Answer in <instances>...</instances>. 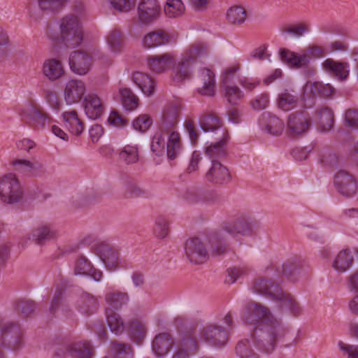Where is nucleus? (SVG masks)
Segmentation results:
<instances>
[{"label":"nucleus","instance_id":"obj_1","mask_svg":"<svg viewBox=\"0 0 358 358\" xmlns=\"http://www.w3.org/2000/svg\"><path fill=\"white\" fill-rule=\"evenodd\" d=\"M241 320L253 327L252 341L256 349L263 352H272L277 343L288 332V329L275 317L270 309L259 303L247 304L243 310Z\"/></svg>","mask_w":358,"mask_h":358},{"label":"nucleus","instance_id":"obj_2","mask_svg":"<svg viewBox=\"0 0 358 358\" xmlns=\"http://www.w3.org/2000/svg\"><path fill=\"white\" fill-rule=\"evenodd\" d=\"M228 251V245L222 233L210 232L203 239L194 237L187 240L185 254L187 259L194 264H201L213 256H220Z\"/></svg>","mask_w":358,"mask_h":358},{"label":"nucleus","instance_id":"obj_3","mask_svg":"<svg viewBox=\"0 0 358 358\" xmlns=\"http://www.w3.org/2000/svg\"><path fill=\"white\" fill-rule=\"evenodd\" d=\"M210 48L206 43H196L190 45L181 55L180 59L173 67L172 78L174 82L181 83L191 78L193 65L197 59L208 55Z\"/></svg>","mask_w":358,"mask_h":358},{"label":"nucleus","instance_id":"obj_4","mask_svg":"<svg viewBox=\"0 0 358 358\" xmlns=\"http://www.w3.org/2000/svg\"><path fill=\"white\" fill-rule=\"evenodd\" d=\"M59 30L60 33L58 34L49 27L46 31L48 37L56 44L62 43L69 48H74L81 44L83 34L77 17L66 15L63 17Z\"/></svg>","mask_w":358,"mask_h":358},{"label":"nucleus","instance_id":"obj_5","mask_svg":"<svg viewBox=\"0 0 358 358\" xmlns=\"http://www.w3.org/2000/svg\"><path fill=\"white\" fill-rule=\"evenodd\" d=\"M179 115V106L173 105L164 112L162 117V131L167 134L166 154L171 160L178 157L182 149L180 135L175 131Z\"/></svg>","mask_w":358,"mask_h":358},{"label":"nucleus","instance_id":"obj_6","mask_svg":"<svg viewBox=\"0 0 358 358\" xmlns=\"http://www.w3.org/2000/svg\"><path fill=\"white\" fill-rule=\"evenodd\" d=\"M329 53L327 47H322L317 45H310L306 53L297 55L287 49H281L280 57L282 61L295 67H301L310 62V57L320 58Z\"/></svg>","mask_w":358,"mask_h":358},{"label":"nucleus","instance_id":"obj_7","mask_svg":"<svg viewBox=\"0 0 358 358\" xmlns=\"http://www.w3.org/2000/svg\"><path fill=\"white\" fill-rule=\"evenodd\" d=\"M260 227V222L250 213H241L237 215L232 222H227L224 230L232 236L241 234L244 236H252Z\"/></svg>","mask_w":358,"mask_h":358},{"label":"nucleus","instance_id":"obj_8","mask_svg":"<svg viewBox=\"0 0 358 358\" xmlns=\"http://www.w3.org/2000/svg\"><path fill=\"white\" fill-rule=\"evenodd\" d=\"M23 187L15 173L1 177V201L14 205L20 203L24 197Z\"/></svg>","mask_w":358,"mask_h":358},{"label":"nucleus","instance_id":"obj_9","mask_svg":"<svg viewBox=\"0 0 358 358\" xmlns=\"http://www.w3.org/2000/svg\"><path fill=\"white\" fill-rule=\"evenodd\" d=\"M24 345V331L17 324L6 322L1 324V348L15 350Z\"/></svg>","mask_w":358,"mask_h":358},{"label":"nucleus","instance_id":"obj_10","mask_svg":"<svg viewBox=\"0 0 358 358\" xmlns=\"http://www.w3.org/2000/svg\"><path fill=\"white\" fill-rule=\"evenodd\" d=\"M252 292L268 298L273 301L283 296V290L280 285L271 279L264 277L254 280L250 287Z\"/></svg>","mask_w":358,"mask_h":358},{"label":"nucleus","instance_id":"obj_11","mask_svg":"<svg viewBox=\"0 0 358 358\" xmlns=\"http://www.w3.org/2000/svg\"><path fill=\"white\" fill-rule=\"evenodd\" d=\"M311 125V120L305 112L297 111L291 113L287 118L288 134L292 137L306 133Z\"/></svg>","mask_w":358,"mask_h":358},{"label":"nucleus","instance_id":"obj_12","mask_svg":"<svg viewBox=\"0 0 358 358\" xmlns=\"http://www.w3.org/2000/svg\"><path fill=\"white\" fill-rule=\"evenodd\" d=\"M334 185L340 194L348 198L353 196L358 189L355 178L343 170L339 171L335 176Z\"/></svg>","mask_w":358,"mask_h":358},{"label":"nucleus","instance_id":"obj_13","mask_svg":"<svg viewBox=\"0 0 358 358\" xmlns=\"http://www.w3.org/2000/svg\"><path fill=\"white\" fill-rule=\"evenodd\" d=\"M69 64L72 72L79 76H85L90 70L92 57L86 52L75 50L69 55Z\"/></svg>","mask_w":358,"mask_h":358},{"label":"nucleus","instance_id":"obj_14","mask_svg":"<svg viewBox=\"0 0 358 358\" xmlns=\"http://www.w3.org/2000/svg\"><path fill=\"white\" fill-rule=\"evenodd\" d=\"M137 13L139 21L148 24L158 19L161 7L157 0H141L138 5Z\"/></svg>","mask_w":358,"mask_h":358},{"label":"nucleus","instance_id":"obj_15","mask_svg":"<svg viewBox=\"0 0 358 358\" xmlns=\"http://www.w3.org/2000/svg\"><path fill=\"white\" fill-rule=\"evenodd\" d=\"M201 338L209 345L221 347L224 345L228 340L226 330L221 326L216 324H208L201 333Z\"/></svg>","mask_w":358,"mask_h":358},{"label":"nucleus","instance_id":"obj_16","mask_svg":"<svg viewBox=\"0 0 358 358\" xmlns=\"http://www.w3.org/2000/svg\"><path fill=\"white\" fill-rule=\"evenodd\" d=\"M57 231L49 224H40L33 228L27 235V238L38 245H43L55 239Z\"/></svg>","mask_w":358,"mask_h":358},{"label":"nucleus","instance_id":"obj_17","mask_svg":"<svg viewBox=\"0 0 358 358\" xmlns=\"http://www.w3.org/2000/svg\"><path fill=\"white\" fill-rule=\"evenodd\" d=\"M94 252L108 269L115 270L119 266V253L108 244L103 242L96 244Z\"/></svg>","mask_w":358,"mask_h":358},{"label":"nucleus","instance_id":"obj_18","mask_svg":"<svg viewBox=\"0 0 358 358\" xmlns=\"http://www.w3.org/2000/svg\"><path fill=\"white\" fill-rule=\"evenodd\" d=\"M86 85L78 79L69 80L64 91V100L68 105L77 103L81 101L86 93Z\"/></svg>","mask_w":358,"mask_h":358},{"label":"nucleus","instance_id":"obj_19","mask_svg":"<svg viewBox=\"0 0 358 358\" xmlns=\"http://www.w3.org/2000/svg\"><path fill=\"white\" fill-rule=\"evenodd\" d=\"M49 311L51 314L60 313L66 317H71L73 311L69 304V300L65 295L63 287H57L51 301Z\"/></svg>","mask_w":358,"mask_h":358},{"label":"nucleus","instance_id":"obj_20","mask_svg":"<svg viewBox=\"0 0 358 358\" xmlns=\"http://www.w3.org/2000/svg\"><path fill=\"white\" fill-rule=\"evenodd\" d=\"M205 178L207 181L213 184H227L231 180L228 169L220 162H213L206 172Z\"/></svg>","mask_w":358,"mask_h":358},{"label":"nucleus","instance_id":"obj_21","mask_svg":"<svg viewBox=\"0 0 358 358\" xmlns=\"http://www.w3.org/2000/svg\"><path fill=\"white\" fill-rule=\"evenodd\" d=\"M84 110L86 115L92 120L101 117L105 111V106L96 94H89L84 97Z\"/></svg>","mask_w":358,"mask_h":358},{"label":"nucleus","instance_id":"obj_22","mask_svg":"<svg viewBox=\"0 0 358 358\" xmlns=\"http://www.w3.org/2000/svg\"><path fill=\"white\" fill-rule=\"evenodd\" d=\"M173 339L169 333H159L152 339V351L157 357H164L168 355L173 345Z\"/></svg>","mask_w":358,"mask_h":358},{"label":"nucleus","instance_id":"obj_23","mask_svg":"<svg viewBox=\"0 0 358 358\" xmlns=\"http://www.w3.org/2000/svg\"><path fill=\"white\" fill-rule=\"evenodd\" d=\"M15 171L27 176H41L43 173V166L38 161L14 159L10 162Z\"/></svg>","mask_w":358,"mask_h":358},{"label":"nucleus","instance_id":"obj_24","mask_svg":"<svg viewBox=\"0 0 358 358\" xmlns=\"http://www.w3.org/2000/svg\"><path fill=\"white\" fill-rule=\"evenodd\" d=\"M197 350L198 343L196 338L191 336H185L178 343L171 358H190L197 352Z\"/></svg>","mask_w":358,"mask_h":358},{"label":"nucleus","instance_id":"obj_25","mask_svg":"<svg viewBox=\"0 0 358 358\" xmlns=\"http://www.w3.org/2000/svg\"><path fill=\"white\" fill-rule=\"evenodd\" d=\"M173 63L174 59L169 53L148 56L146 59L148 68L151 71L157 73H161L169 70Z\"/></svg>","mask_w":358,"mask_h":358},{"label":"nucleus","instance_id":"obj_26","mask_svg":"<svg viewBox=\"0 0 358 358\" xmlns=\"http://www.w3.org/2000/svg\"><path fill=\"white\" fill-rule=\"evenodd\" d=\"M174 41V38L170 34L164 30L158 29L147 34L143 39V45L145 48H151L164 45Z\"/></svg>","mask_w":358,"mask_h":358},{"label":"nucleus","instance_id":"obj_27","mask_svg":"<svg viewBox=\"0 0 358 358\" xmlns=\"http://www.w3.org/2000/svg\"><path fill=\"white\" fill-rule=\"evenodd\" d=\"M221 131L222 134L221 140L216 143H211L210 145L207 146L205 150L206 155L211 160V163L224 159L227 155L225 145L228 136L224 130L221 129Z\"/></svg>","mask_w":358,"mask_h":358},{"label":"nucleus","instance_id":"obj_28","mask_svg":"<svg viewBox=\"0 0 358 358\" xmlns=\"http://www.w3.org/2000/svg\"><path fill=\"white\" fill-rule=\"evenodd\" d=\"M322 66L326 72L341 81L346 80L349 76V65L347 63L327 59L322 63Z\"/></svg>","mask_w":358,"mask_h":358},{"label":"nucleus","instance_id":"obj_29","mask_svg":"<svg viewBox=\"0 0 358 358\" xmlns=\"http://www.w3.org/2000/svg\"><path fill=\"white\" fill-rule=\"evenodd\" d=\"M124 194L129 198H152L155 193L152 190L141 186L136 180L128 178L124 183Z\"/></svg>","mask_w":358,"mask_h":358},{"label":"nucleus","instance_id":"obj_30","mask_svg":"<svg viewBox=\"0 0 358 358\" xmlns=\"http://www.w3.org/2000/svg\"><path fill=\"white\" fill-rule=\"evenodd\" d=\"M303 267V260L300 257H292L281 266L280 273L291 281H295Z\"/></svg>","mask_w":358,"mask_h":358},{"label":"nucleus","instance_id":"obj_31","mask_svg":"<svg viewBox=\"0 0 358 358\" xmlns=\"http://www.w3.org/2000/svg\"><path fill=\"white\" fill-rule=\"evenodd\" d=\"M43 73L49 80L55 81L64 75L65 71L60 60L52 58L44 62Z\"/></svg>","mask_w":358,"mask_h":358},{"label":"nucleus","instance_id":"obj_32","mask_svg":"<svg viewBox=\"0 0 358 358\" xmlns=\"http://www.w3.org/2000/svg\"><path fill=\"white\" fill-rule=\"evenodd\" d=\"M199 77L202 87L199 89V92L203 96H212L215 94V75L214 72L207 68H203L199 71Z\"/></svg>","mask_w":358,"mask_h":358},{"label":"nucleus","instance_id":"obj_33","mask_svg":"<svg viewBox=\"0 0 358 358\" xmlns=\"http://www.w3.org/2000/svg\"><path fill=\"white\" fill-rule=\"evenodd\" d=\"M62 117L65 127L69 132L76 136H79L83 133L84 125L76 110L64 112Z\"/></svg>","mask_w":358,"mask_h":358},{"label":"nucleus","instance_id":"obj_34","mask_svg":"<svg viewBox=\"0 0 358 358\" xmlns=\"http://www.w3.org/2000/svg\"><path fill=\"white\" fill-rule=\"evenodd\" d=\"M68 353L72 358H91L93 347L88 341H76L69 345Z\"/></svg>","mask_w":358,"mask_h":358},{"label":"nucleus","instance_id":"obj_35","mask_svg":"<svg viewBox=\"0 0 358 358\" xmlns=\"http://www.w3.org/2000/svg\"><path fill=\"white\" fill-rule=\"evenodd\" d=\"M262 121L263 122L262 125L268 134L279 136L282 133L285 127L284 122L276 116L264 113Z\"/></svg>","mask_w":358,"mask_h":358},{"label":"nucleus","instance_id":"obj_36","mask_svg":"<svg viewBox=\"0 0 358 358\" xmlns=\"http://www.w3.org/2000/svg\"><path fill=\"white\" fill-rule=\"evenodd\" d=\"M77 307L83 314H92L99 307L97 298L90 293L84 292L80 296L77 301Z\"/></svg>","mask_w":358,"mask_h":358},{"label":"nucleus","instance_id":"obj_37","mask_svg":"<svg viewBox=\"0 0 358 358\" xmlns=\"http://www.w3.org/2000/svg\"><path fill=\"white\" fill-rule=\"evenodd\" d=\"M132 80L146 96L153 94L154 81L148 74L139 71L135 72L132 76Z\"/></svg>","mask_w":358,"mask_h":358},{"label":"nucleus","instance_id":"obj_38","mask_svg":"<svg viewBox=\"0 0 358 358\" xmlns=\"http://www.w3.org/2000/svg\"><path fill=\"white\" fill-rule=\"evenodd\" d=\"M105 299L110 307L109 309L118 310L128 303L129 296L127 292L113 291L106 294Z\"/></svg>","mask_w":358,"mask_h":358},{"label":"nucleus","instance_id":"obj_39","mask_svg":"<svg viewBox=\"0 0 358 358\" xmlns=\"http://www.w3.org/2000/svg\"><path fill=\"white\" fill-rule=\"evenodd\" d=\"M106 315L110 331L116 335L122 334L124 330V323L121 316L112 309H107Z\"/></svg>","mask_w":358,"mask_h":358},{"label":"nucleus","instance_id":"obj_40","mask_svg":"<svg viewBox=\"0 0 358 358\" xmlns=\"http://www.w3.org/2000/svg\"><path fill=\"white\" fill-rule=\"evenodd\" d=\"M319 129L322 132L330 131L334 123L333 111L329 108H321L318 111Z\"/></svg>","mask_w":358,"mask_h":358},{"label":"nucleus","instance_id":"obj_41","mask_svg":"<svg viewBox=\"0 0 358 358\" xmlns=\"http://www.w3.org/2000/svg\"><path fill=\"white\" fill-rule=\"evenodd\" d=\"M353 262V257L349 250H343L338 252L335 258L333 266L340 272H343L350 268Z\"/></svg>","mask_w":358,"mask_h":358},{"label":"nucleus","instance_id":"obj_42","mask_svg":"<svg viewBox=\"0 0 358 358\" xmlns=\"http://www.w3.org/2000/svg\"><path fill=\"white\" fill-rule=\"evenodd\" d=\"M108 356L110 358H132L134 352L129 345L113 342Z\"/></svg>","mask_w":358,"mask_h":358},{"label":"nucleus","instance_id":"obj_43","mask_svg":"<svg viewBox=\"0 0 358 358\" xmlns=\"http://www.w3.org/2000/svg\"><path fill=\"white\" fill-rule=\"evenodd\" d=\"M253 344L252 338H245L240 341L236 347V353L240 358H259L258 354L251 348Z\"/></svg>","mask_w":358,"mask_h":358},{"label":"nucleus","instance_id":"obj_44","mask_svg":"<svg viewBox=\"0 0 358 358\" xmlns=\"http://www.w3.org/2000/svg\"><path fill=\"white\" fill-rule=\"evenodd\" d=\"M119 92L122 105L127 110L131 111L138 107V99L129 88H121Z\"/></svg>","mask_w":358,"mask_h":358},{"label":"nucleus","instance_id":"obj_45","mask_svg":"<svg viewBox=\"0 0 358 358\" xmlns=\"http://www.w3.org/2000/svg\"><path fill=\"white\" fill-rule=\"evenodd\" d=\"M283 295L280 299H278L275 302L279 303L282 308H288L292 315H299L301 312L299 303L289 293L284 290Z\"/></svg>","mask_w":358,"mask_h":358},{"label":"nucleus","instance_id":"obj_46","mask_svg":"<svg viewBox=\"0 0 358 358\" xmlns=\"http://www.w3.org/2000/svg\"><path fill=\"white\" fill-rule=\"evenodd\" d=\"M146 328L140 321L135 320L130 322L129 334L131 338L140 344L145 336Z\"/></svg>","mask_w":358,"mask_h":358},{"label":"nucleus","instance_id":"obj_47","mask_svg":"<svg viewBox=\"0 0 358 358\" xmlns=\"http://www.w3.org/2000/svg\"><path fill=\"white\" fill-rule=\"evenodd\" d=\"M119 157L126 164H136L139 159L138 148L127 145L120 151Z\"/></svg>","mask_w":358,"mask_h":358},{"label":"nucleus","instance_id":"obj_48","mask_svg":"<svg viewBox=\"0 0 358 358\" xmlns=\"http://www.w3.org/2000/svg\"><path fill=\"white\" fill-rule=\"evenodd\" d=\"M298 98L292 94L289 90H285L281 93L278 99V106L283 110L287 111L296 106Z\"/></svg>","mask_w":358,"mask_h":358},{"label":"nucleus","instance_id":"obj_49","mask_svg":"<svg viewBox=\"0 0 358 358\" xmlns=\"http://www.w3.org/2000/svg\"><path fill=\"white\" fill-rule=\"evenodd\" d=\"M247 18V13L244 8L238 6L231 7L227 13V19L231 24H243Z\"/></svg>","mask_w":358,"mask_h":358},{"label":"nucleus","instance_id":"obj_50","mask_svg":"<svg viewBox=\"0 0 358 358\" xmlns=\"http://www.w3.org/2000/svg\"><path fill=\"white\" fill-rule=\"evenodd\" d=\"M37 1L41 10L57 13L67 4L69 0H37Z\"/></svg>","mask_w":358,"mask_h":358},{"label":"nucleus","instance_id":"obj_51","mask_svg":"<svg viewBox=\"0 0 358 358\" xmlns=\"http://www.w3.org/2000/svg\"><path fill=\"white\" fill-rule=\"evenodd\" d=\"M164 10L167 17H177L184 13L185 5L181 0H167Z\"/></svg>","mask_w":358,"mask_h":358},{"label":"nucleus","instance_id":"obj_52","mask_svg":"<svg viewBox=\"0 0 358 358\" xmlns=\"http://www.w3.org/2000/svg\"><path fill=\"white\" fill-rule=\"evenodd\" d=\"M201 128L204 132L214 131L221 129L220 120L213 115H206L199 121Z\"/></svg>","mask_w":358,"mask_h":358},{"label":"nucleus","instance_id":"obj_53","mask_svg":"<svg viewBox=\"0 0 358 358\" xmlns=\"http://www.w3.org/2000/svg\"><path fill=\"white\" fill-rule=\"evenodd\" d=\"M92 269V263L83 255H79L73 264V273L76 275H88Z\"/></svg>","mask_w":358,"mask_h":358},{"label":"nucleus","instance_id":"obj_54","mask_svg":"<svg viewBox=\"0 0 358 358\" xmlns=\"http://www.w3.org/2000/svg\"><path fill=\"white\" fill-rule=\"evenodd\" d=\"M165 131H162V123L161 124L159 131L156 132L152 138L151 143V150L156 155H160L164 152L165 146Z\"/></svg>","mask_w":358,"mask_h":358},{"label":"nucleus","instance_id":"obj_55","mask_svg":"<svg viewBox=\"0 0 358 358\" xmlns=\"http://www.w3.org/2000/svg\"><path fill=\"white\" fill-rule=\"evenodd\" d=\"M224 97L231 105H236L243 97V92L237 86L224 85Z\"/></svg>","mask_w":358,"mask_h":358},{"label":"nucleus","instance_id":"obj_56","mask_svg":"<svg viewBox=\"0 0 358 358\" xmlns=\"http://www.w3.org/2000/svg\"><path fill=\"white\" fill-rule=\"evenodd\" d=\"M29 117L37 127L43 128L49 123V117L47 114L39 109L31 108L29 113Z\"/></svg>","mask_w":358,"mask_h":358},{"label":"nucleus","instance_id":"obj_57","mask_svg":"<svg viewBox=\"0 0 358 358\" xmlns=\"http://www.w3.org/2000/svg\"><path fill=\"white\" fill-rule=\"evenodd\" d=\"M153 231L158 238H164L168 235L169 224L164 217L159 216L156 218Z\"/></svg>","mask_w":358,"mask_h":358},{"label":"nucleus","instance_id":"obj_58","mask_svg":"<svg viewBox=\"0 0 358 358\" xmlns=\"http://www.w3.org/2000/svg\"><path fill=\"white\" fill-rule=\"evenodd\" d=\"M309 31L308 25L304 23L289 25L282 29V34H288L292 36L299 38Z\"/></svg>","mask_w":358,"mask_h":358},{"label":"nucleus","instance_id":"obj_59","mask_svg":"<svg viewBox=\"0 0 358 358\" xmlns=\"http://www.w3.org/2000/svg\"><path fill=\"white\" fill-rule=\"evenodd\" d=\"M36 308V303L31 300H19L15 302L14 308L17 312L24 316L33 313Z\"/></svg>","mask_w":358,"mask_h":358},{"label":"nucleus","instance_id":"obj_60","mask_svg":"<svg viewBox=\"0 0 358 358\" xmlns=\"http://www.w3.org/2000/svg\"><path fill=\"white\" fill-rule=\"evenodd\" d=\"M106 39L111 51L117 52L120 49L122 44V36L120 31L116 29L111 31Z\"/></svg>","mask_w":358,"mask_h":358},{"label":"nucleus","instance_id":"obj_61","mask_svg":"<svg viewBox=\"0 0 358 358\" xmlns=\"http://www.w3.org/2000/svg\"><path fill=\"white\" fill-rule=\"evenodd\" d=\"M311 91L315 94L324 97H329L334 94L335 90L329 84H324L321 82H315L312 84Z\"/></svg>","mask_w":358,"mask_h":358},{"label":"nucleus","instance_id":"obj_62","mask_svg":"<svg viewBox=\"0 0 358 358\" xmlns=\"http://www.w3.org/2000/svg\"><path fill=\"white\" fill-rule=\"evenodd\" d=\"M152 119L148 115H139L133 122V127L134 129L141 132H144L149 129L152 124Z\"/></svg>","mask_w":358,"mask_h":358},{"label":"nucleus","instance_id":"obj_63","mask_svg":"<svg viewBox=\"0 0 358 358\" xmlns=\"http://www.w3.org/2000/svg\"><path fill=\"white\" fill-rule=\"evenodd\" d=\"M338 347L343 355L348 358H358V345H350L343 341L338 342Z\"/></svg>","mask_w":358,"mask_h":358},{"label":"nucleus","instance_id":"obj_64","mask_svg":"<svg viewBox=\"0 0 358 358\" xmlns=\"http://www.w3.org/2000/svg\"><path fill=\"white\" fill-rule=\"evenodd\" d=\"M344 120L347 126L358 129V109L350 108L345 110Z\"/></svg>","mask_w":358,"mask_h":358}]
</instances>
